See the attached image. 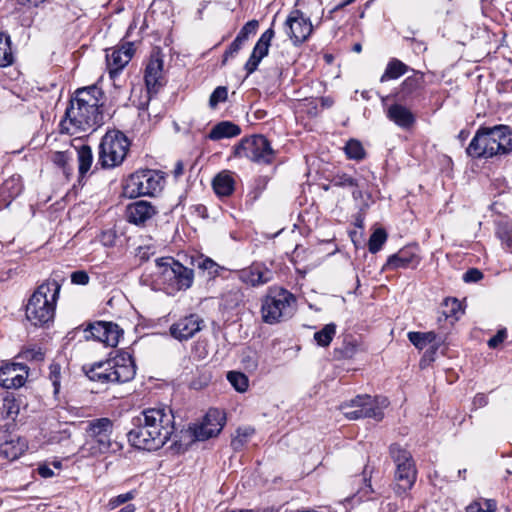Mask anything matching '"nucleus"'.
<instances>
[{
	"mask_svg": "<svg viewBox=\"0 0 512 512\" xmlns=\"http://www.w3.org/2000/svg\"><path fill=\"white\" fill-rule=\"evenodd\" d=\"M104 93L96 85L78 88L72 96L65 117L60 122L62 133L75 135L95 131L104 124Z\"/></svg>",
	"mask_w": 512,
	"mask_h": 512,
	"instance_id": "nucleus-1",
	"label": "nucleus"
},
{
	"mask_svg": "<svg viewBox=\"0 0 512 512\" xmlns=\"http://www.w3.org/2000/svg\"><path fill=\"white\" fill-rule=\"evenodd\" d=\"M133 428L127 437L132 446L153 451L164 446L175 431L172 409L158 406L144 409L132 419Z\"/></svg>",
	"mask_w": 512,
	"mask_h": 512,
	"instance_id": "nucleus-2",
	"label": "nucleus"
},
{
	"mask_svg": "<svg viewBox=\"0 0 512 512\" xmlns=\"http://www.w3.org/2000/svg\"><path fill=\"white\" fill-rule=\"evenodd\" d=\"M193 280V270L171 257L156 259L151 271L143 275V281L153 290L163 291L172 296L189 289Z\"/></svg>",
	"mask_w": 512,
	"mask_h": 512,
	"instance_id": "nucleus-3",
	"label": "nucleus"
},
{
	"mask_svg": "<svg viewBox=\"0 0 512 512\" xmlns=\"http://www.w3.org/2000/svg\"><path fill=\"white\" fill-rule=\"evenodd\" d=\"M512 152V127L495 125L481 126L471 139L466 153L472 158H492Z\"/></svg>",
	"mask_w": 512,
	"mask_h": 512,
	"instance_id": "nucleus-4",
	"label": "nucleus"
},
{
	"mask_svg": "<svg viewBox=\"0 0 512 512\" xmlns=\"http://www.w3.org/2000/svg\"><path fill=\"white\" fill-rule=\"evenodd\" d=\"M61 285L48 279L37 287L26 305V318L34 326H45L54 319Z\"/></svg>",
	"mask_w": 512,
	"mask_h": 512,
	"instance_id": "nucleus-5",
	"label": "nucleus"
},
{
	"mask_svg": "<svg viewBox=\"0 0 512 512\" xmlns=\"http://www.w3.org/2000/svg\"><path fill=\"white\" fill-rule=\"evenodd\" d=\"M83 371L91 381L102 384L125 383L136 374L134 361L128 353H120L105 361L85 365Z\"/></svg>",
	"mask_w": 512,
	"mask_h": 512,
	"instance_id": "nucleus-6",
	"label": "nucleus"
},
{
	"mask_svg": "<svg viewBox=\"0 0 512 512\" xmlns=\"http://www.w3.org/2000/svg\"><path fill=\"white\" fill-rule=\"evenodd\" d=\"M130 147V141L119 130L105 133L99 144L97 165L103 169L115 168L123 163Z\"/></svg>",
	"mask_w": 512,
	"mask_h": 512,
	"instance_id": "nucleus-7",
	"label": "nucleus"
},
{
	"mask_svg": "<svg viewBox=\"0 0 512 512\" xmlns=\"http://www.w3.org/2000/svg\"><path fill=\"white\" fill-rule=\"evenodd\" d=\"M295 303V296L288 290L279 287L270 288L262 300L261 316L263 322L276 324L290 317Z\"/></svg>",
	"mask_w": 512,
	"mask_h": 512,
	"instance_id": "nucleus-8",
	"label": "nucleus"
},
{
	"mask_svg": "<svg viewBox=\"0 0 512 512\" xmlns=\"http://www.w3.org/2000/svg\"><path fill=\"white\" fill-rule=\"evenodd\" d=\"M112 431L113 422L109 418L88 421L85 428L88 439L83 446V450H87L89 455L92 456L108 452L112 445Z\"/></svg>",
	"mask_w": 512,
	"mask_h": 512,
	"instance_id": "nucleus-9",
	"label": "nucleus"
},
{
	"mask_svg": "<svg viewBox=\"0 0 512 512\" xmlns=\"http://www.w3.org/2000/svg\"><path fill=\"white\" fill-rule=\"evenodd\" d=\"M388 405L386 398L376 399L369 395L357 396L349 403H343L340 410L349 420L373 418L377 421L383 418L382 408Z\"/></svg>",
	"mask_w": 512,
	"mask_h": 512,
	"instance_id": "nucleus-10",
	"label": "nucleus"
},
{
	"mask_svg": "<svg viewBox=\"0 0 512 512\" xmlns=\"http://www.w3.org/2000/svg\"><path fill=\"white\" fill-rule=\"evenodd\" d=\"M234 154L238 158H246L258 164H270L275 157V151L269 140L263 135H253L242 139L235 146Z\"/></svg>",
	"mask_w": 512,
	"mask_h": 512,
	"instance_id": "nucleus-11",
	"label": "nucleus"
},
{
	"mask_svg": "<svg viewBox=\"0 0 512 512\" xmlns=\"http://www.w3.org/2000/svg\"><path fill=\"white\" fill-rule=\"evenodd\" d=\"M162 177L155 170H141L131 174L125 182L124 194L129 198L153 195L161 189Z\"/></svg>",
	"mask_w": 512,
	"mask_h": 512,
	"instance_id": "nucleus-12",
	"label": "nucleus"
},
{
	"mask_svg": "<svg viewBox=\"0 0 512 512\" xmlns=\"http://www.w3.org/2000/svg\"><path fill=\"white\" fill-rule=\"evenodd\" d=\"M225 424V415L218 409H210L200 424L191 428L193 436L198 441H205L218 435Z\"/></svg>",
	"mask_w": 512,
	"mask_h": 512,
	"instance_id": "nucleus-13",
	"label": "nucleus"
},
{
	"mask_svg": "<svg viewBox=\"0 0 512 512\" xmlns=\"http://www.w3.org/2000/svg\"><path fill=\"white\" fill-rule=\"evenodd\" d=\"M286 34L294 44L304 42L312 33V24L309 18L304 17L300 10H293L289 14L286 22Z\"/></svg>",
	"mask_w": 512,
	"mask_h": 512,
	"instance_id": "nucleus-14",
	"label": "nucleus"
},
{
	"mask_svg": "<svg viewBox=\"0 0 512 512\" xmlns=\"http://www.w3.org/2000/svg\"><path fill=\"white\" fill-rule=\"evenodd\" d=\"M28 448L27 441L0 427V458L14 461Z\"/></svg>",
	"mask_w": 512,
	"mask_h": 512,
	"instance_id": "nucleus-15",
	"label": "nucleus"
},
{
	"mask_svg": "<svg viewBox=\"0 0 512 512\" xmlns=\"http://www.w3.org/2000/svg\"><path fill=\"white\" fill-rule=\"evenodd\" d=\"M204 327V320L198 314H190L180 318L170 326V334L178 341H187Z\"/></svg>",
	"mask_w": 512,
	"mask_h": 512,
	"instance_id": "nucleus-16",
	"label": "nucleus"
},
{
	"mask_svg": "<svg viewBox=\"0 0 512 512\" xmlns=\"http://www.w3.org/2000/svg\"><path fill=\"white\" fill-rule=\"evenodd\" d=\"M28 367L21 363H10L0 367V386L5 389L20 388L25 384Z\"/></svg>",
	"mask_w": 512,
	"mask_h": 512,
	"instance_id": "nucleus-17",
	"label": "nucleus"
},
{
	"mask_svg": "<svg viewBox=\"0 0 512 512\" xmlns=\"http://www.w3.org/2000/svg\"><path fill=\"white\" fill-rule=\"evenodd\" d=\"M275 35L273 28L264 31L256 42L252 53L244 65L247 76L255 72L264 57L268 55L271 41Z\"/></svg>",
	"mask_w": 512,
	"mask_h": 512,
	"instance_id": "nucleus-18",
	"label": "nucleus"
},
{
	"mask_svg": "<svg viewBox=\"0 0 512 512\" xmlns=\"http://www.w3.org/2000/svg\"><path fill=\"white\" fill-rule=\"evenodd\" d=\"M87 331L93 339L108 347H116L122 334L119 326L112 322H96L91 324Z\"/></svg>",
	"mask_w": 512,
	"mask_h": 512,
	"instance_id": "nucleus-19",
	"label": "nucleus"
},
{
	"mask_svg": "<svg viewBox=\"0 0 512 512\" xmlns=\"http://www.w3.org/2000/svg\"><path fill=\"white\" fill-rule=\"evenodd\" d=\"M238 278L252 287L264 285L273 279V272L263 263L255 262L238 271Z\"/></svg>",
	"mask_w": 512,
	"mask_h": 512,
	"instance_id": "nucleus-20",
	"label": "nucleus"
},
{
	"mask_svg": "<svg viewBox=\"0 0 512 512\" xmlns=\"http://www.w3.org/2000/svg\"><path fill=\"white\" fill-rule=\"evenodd\" d=\"M394 478L396 481L393 487L395 494L398 496L406 495L413 487L417 478L415 462L406 463V465H398Z\"/></svg>",
	"mask_w": 512,
	"mask_h": 512,
	"instance_id": "nucleus-21",
	"label": "nucleus"
},
{
	"mask_svg": "<svg viewBox=\"0 0 512 512\" xmlns=\"http://www.w3.org/2000/svg\"><path fill=\"white\" fill-rule=\"evenodd\" d=\"M144 80L149 95H155L164 85L163 61L158 57H152L145 69Z\"/></svg>",
	"mask_w": 512,
	"mask_h": 512,
	"instance_id": "nucleus-22",
	"label": "nucleus"
},
{
	"mask_svg": "<svg viewBox=\"0 0 512 512\" xmlns=\"http://www.w3.org/2000/svg\"><path fill=\"white\" fill-rule=\"evenodd\" d=\"M419 263L420 257L417 254V248L406 247L388 258L386 268L392 270L415 268Z\"/></svg>",
	"mask_w": 512,
	"mask_h": 512,
	"instance_id": "nucleus-23",
	"label": "nucleus"
},
{
	"mask_svg": "<svg viewBox=\"0 0 512 512\" xmlns=\"http://www.w3.org/2000/svg\"><path fill=\"white\" fill-rule=\"evenodd\" d=\"M157 213L156 208L147 201H136L126 208V216L130 223L141 225Z\"/></svg>",
	"mask_w": 512,
	"mask_h": 512,
	"instance_id": "nucleus-24",
	"label": "nucleus"
},
{
	"mask_svg": "<svg viewBox=\"0 0 512 512\" xmlns=\"http://www.w3.org/2000/svg\"><path fill=\"white\" fill-rule=\"evenodd\" d=\"M134 53L133 44L128 43L121 49L113 50L110 54H107V64L110 69V76L114 75L122 70L131 60Z\"/></svg>",
	"mask_w": 512,
	"mask_h": 512,
	"instance_id": "nucleus-25",
	"label": "nucleus"
},
{
	"mask_svg": "<svg viewBox=\"0 0 512 512\" xmlns=\"http://www.w3.org/2000/svg\"><path fill=\"white\" fill-rule=\"evenodd\" d=\"M386 116L403 129H409L415 123V116L412 111L401 104L391 105L387 109Z\"/></svg>",
	"mask_w": 512,
	"mask_h": 512,
	"instance_id": "nucleus-26",
	"label": "nucleus"
},
{
	"mask_svg": "<svg viewBox=\"0 0 512 512\" xmlns=\"http://www.w3.org/2000/svg\"><path fill=\"white\" fill-rule=\"evenodd\" d=\"M425 88L424 73L415 71L401 84L400 94L402 99L408 100L418 95Z\"/></svg>",
	"mask_w": 512,
	"mask_h": 512,
	"instance_id": "nucleus-27",
	"label": "nucleus"
},
{
	"mask_svg": "<svg viewBox=\"0 0 512 512\" xmlns=\"http://www.w3.org/2000/svg\"><path fill=\"white\" fill-rule=\"evenodd\" d=\"M23 184L19 175H13L6 179L0 188V196L6 206H9L11 201L22 193Z\"/></svg>",
	"mask_w": 512,
	"mask_h": 512,
	"instance_id": "nucleus-28",
	"label": "nucleus"
},
{
	"mask_svg": "<svg viewBox=\"0 0 512 512\" xmlns=\"http://www.w3.org/2000/svg\"><path fill=\"white\" fill-rule=\"evenodd\" d=\"M241 133V128L231 122V121H222L217 123L209 132L208 138L210 140L216 141L224 138H232L236 137Z\"/></svg>",
	"mask_w": 512,
	"mask_h": 512,
	"instance_id": "nucleus-29",
	"label": "nucleus"
},
{
	"mask_svg": "<svg viewBox=\"0 0 512 512\" xmlns=\"http://www.w3.org/2000/svg\"><path fill=\"white\" fill-rule=\"evenodd\" d=\"M234 179L229 172L219 173L212 182L215 193L220 197L230 196L234 191Z\"/></svg>",
	"mask_w": 512,
	"mask_h": 512,
	"instance_id": "nucleus-30",
	"label": "nucleus"
},
{
	"mask_svg": "<svg viewBox=\"0 0 512 512\" xmlns=\"http://www.w3.org/2000/svg\"><path fill=\"white\" fill-rule=\"evenodd\" d=\"M408 71V66L398 59H392L388 62L383 75L380 78L381 82L391 79H398Z\"/></svg>",
	"mask_w": 512,
	"mask_h": 512,
	"instance_id": "nucleus-31",
	"label": "nucleus"
},
{
	"mask_svg": "<svg viewBox=\"0 0 512 512\" xmlns=\"http://www.w3.org/2000/svg\"><path fill=\"white\" fill-rule=\"evenodd\" d=\"M14 61L11 38L7 33H0V67H7Z\"/></svg>",
	"mask_w": 512,
	"mask_h": 512,
	"instance_id": "nucleus-32",
	"label": "nucleus"
},
{
	"mask_svg": "<svg viewBox=\"0 0 512 512\" xmlns=\"http://www.w3.org/2000/svg\"><path fill=\"white\" fill-rule=\"evenodd\" d=\"M66 375V370L62 369L61 365L57 362H52L49 365L48 379L53 386V395L58 397L61 390V382Z\"/></svg>",
	"mask_w": 512,
	"mask_h": 512,
	"instance_id": "nucleus-33",
	"label": "nucleus"
},
{
	"mask_svg": "<svg viewBox=\"0 0 512 512\" xmlns=\"http://www.w3.org/2000/svg\"><path fill=\"white\" fill-rule=\"evenodd\" d=\"M77 158L79 163V174L84 176L91 168L93 162L92 149L88 145H82L77 149Z\"/></svg>",
	"mask_w": 512,
	"mask_h": 512,
	"instance_id": "nucleus-34",
	"label": "nucleus"
},
{
	"mask_svg": "<svg viewBox=\"0 0 512 512\" xmlns=\"http://www.w3.org/2000/svg\"><path fill=\"white\" fill-rule=\"evenodd\" d=\"M436 333L430 332H409V341L418 349H424L428 344L436 341Z\"/></svg>",
	"mask_w": 512,
	"mask_h": 512,
	"instance_id": "nucleus-35",
	"label": "nucleus"
},
{
	"mask_svg": "<svg viewBox=\"0 0 512 512\" xmlns=\"http://www.w3.org/2000/svg\"><path fill=\"white\" fill-rule=\"evenodd\" d=\"M390 455L395 463V466L406 465V463L414 462L411 453L399 444H392L390 446Z\"/></svg>",
	"mask_w": 512,
	"mask_h": 512,
	"instance_id": "nucleus-36",
	"label": "nucleus"
},
{
	"mask_svg": "<svg viewBox=\"0 0 512 512\" xmlns=\"http://www.w3.org/2000/svg\"><path fill=\"white\" fill-rule=\"evenodd\" d=\"M335 334L336 325L334 323H329L314 334V339L319 346L327 347L331 343Z\"/></svg>",
	"mask_w": 512,
	"mask_h": 512,
	"instance_id": "nucleus-37",
	"label": "nucleus"
},
{
	"mask_svg": "<svg viewBox=\"0 0 512 512\" xmlns=\"http://www.w3.org/2000/svg\"><path fill=\"white\" fill-rule=\"evenodd\" d=\"M227 380L237 392L243 393L248 389V377L242 372L229 371L227 373Z\"/></svg>",
	"mask_w": 512,
	"mask_h": 512,
	"instance_id": "nucleus-38",
	"label": "nucleus"
},
{
	"mask_svg": "<svg viewBox=\"0 0 512 512\" xmlns=\"http://www.w3.org/2000/svg\"><path fill=\"white\" fill-rule=\"evenodd\" d=\"M497 505L491 499H478L471 502L466 508L465 512H496Z\"/></svg>",
	"mask_w": 512,
	"mask_h": 512,
	"instance_id": "nucleus-39",
	"label": "nucleus"
},
{
	"mask_svg": "<svg viewBox=\"0 0 512 512\" xmlns=\"http://www.w3.org/2000/svg\"><path fill=\"white\" fill-rule=\"evenodd\" d=\"M254 429L251 427L238 428L236 435L231 440V446L235 451L241 450L248 439L254 434Z\"/></svg>",
	"mask_w": 512,
	"mask_h": 512,
	"instance_id": "nucleus-40",
	"label": "nucleus"
},
{
	"mask_svg": "<svg viewBox=\"0 0 512 512\" xmlns=\"http://www.w3.org/2000/svg\"><path fill=\"white\" fill-rule=\"evenodd\" d=\"M20 405L13 396H6L3 399L2 415L11 420H15L19 413Z\"/></svg>",
	"mask_w": 512,
	"mask_h": 512,
	"instance_id": "nucleus-41",
	"label": "nucleus"
},
{
	"mask_svg": "<svg viewBox=\"0 0 512 512\" xmlns=\"http://www.w3.org/2000/svg\"><path fill=\"white\" fill-rule=\"evenodd\" d=\"M344 150L349 159L359 161L365 157L364 148L358 140L350 139L346 143Z\"/></svg>",
	"mask_w": 512,
	"mask_h": 512,
	"instance_id": "nucleus-42",
	"label": "nucleus"
},
{
	"mask_svg": "<svg viewBox=\"0 0 512 512\" xmlns=\"http://www.w3.org/2000/svg\"><path fill=\"white\" fill-rule=\"evenodd\" d=\"M387 240V233L384 229H376L370 236L368 247L371 253H377Z\"/></svg>",
	"mask_w": 512,
	"mask_h": 512,
	"instance_id": "nucleus-43",
	"label": "nucleus"
},
{
	"mask_svg": "<svg viewBox=\"0 0 512 512\" xmlns=\"http://www.w3.org/2000/svg\"><path fill=\"white\" fill-rule=\"evenodd\" d=\"M18 357L27 361L41 362L45 358V353L41 347L34 345L23 348Z\"/></svg>",
	"mask_w": 512,
	"mask_h": 512,
	"instance_id": "nucleus-44",
	"label": "nucleus"
},
{
	"mask_svg": "<svg viewBox=\"0 0 512 512\" xmlns=\"http://www.w3.org/2000/svg\"><path fill=\"white\" fill-rule=\"evenodd\" d=\"M228 98V89L225 86H218L210 95L209 106L214 109L219 103L225 102Z\"/></svg>",
	"mask_w": 512,
	"mask_h": 512,
	"instance_id": "nucleus-45",
	"label": "nucleus"
},
{
	"mask_svg": "<svg viewBox=\"0 0 512 512\" xmlns=\"http://www.w3.org/2000/svg\"><path fill=\"white\" fill-rule=\"evenodd\" d=\"M222 298L228 305V307L233 308L238 306L242 302L243 293L239 288H236L224 293Z\"/></svg>",
	"mask_w": 512,
	"mask_h": 512,
	"instance_id": "nucleus-46",
	"label": "nucleus"
},
{
	"mask_svg": "<svg viewBox=\"0 0 512 512\" xmlns=\"http://www.w3.org/2000/svg\"><path fill=\"white\" fill-rule=\"evenodd\" d=\"M496 235L506 247L512 246V229L508 224H499Z\"/></svg>",
	"mask_w": 512,
	"mask_h": 512,
	"instance_id": "nucleus-47",
	"label": "nucleus"
},
{
	"mask_svg": "<svg viewBox=\"0 0 512 512\" xmlns=\"http://www.w3.org/2000/svg\"><path fill=\"white\" fill-rule=\"evenodd\" d=\"M259 27V22L255 19L248 21L239 31L237 37L246 42L251 35H255Z\"/></svg>",
	"mask_w": 512,
	"mask_h": 512,
	"instance_id": "nucleus-48",
	"label": "nucleus"
},
{
	"mask_svg": "<svg viewBox=\"0 0 512 512\" xmlns=\"http://www.w3.org/2000/svg\"><path fill=\"white\" fill-rule=\"evenodd\" d=\"M244 43L245 42L241 38L236 36V38L224 52L222 65H225L229 58H233L241 50Z\"/></svg>",
	"mask_w": 512,
	"mask_h": 512,
	"instance_id": "nucleus-49",
	"label": "nucleus"
},
{
	"mask_svg": "<svg viewBox=\"0 0 512 512\" xmlns=\"http://www.w3.org/2000/svg\"><path fill=\"white\" fill-rule=\"evenodd\" d=\"M331 183L336 187H355L357 186L356 180L348 174L342 173L335 175Z\"/></svg>",
	"mask_w": 512,
	"mask_h": 512,
	"instance_id": "nucleus-50",
	"label": "nucleus"
},
{
	"mask_svg": "<svg viewBox=\"0 0 512 512\" xmlns=\"http://www.w3.org/2000/svg\"><path fill=\"white\" fill-rule=\"evenodd\" d=\"M444 306L449 308V310L444 311V314L449 316H456L458 311L461 309V303L456 298H447L444 301Z\"/></svg>",
	"mask_w": 512,
	"mask_h": 512,
	"instance_id": "nucleus-51",
	"label": "nucleus"
},
{
	"mask_svg": "<svg viewBox=\"0 0 512 512\" xmlns=\"http://www.w3.org/2000/svg\"><path fill=\"white\" fill-rule=\"evenodd\" d=\"M71 159V153L68 151H57L52 156V161L59 167L65 168Z\"/></svg>",
	"mask_w": 512,
	"mask_h": 512,
	"instance_id": "nucleus-52",
	"label": "nucleus"
},
{
	"mask_svg": "<svg viewBox=\"0 0 512 512\" xmlns=\"http://www.w3.org/2000/svg\"><path fill=\"white\" fill-rule=\"evenodd\" d=\"M483 278V273L477 268H470L463 274V280L466 283L478 282Z\"/></svg>",
	"mask_w": 512,
	"mask_h": 512,
	"instance_id": "nucleus-53",
	"label": "nucleus"
},
{
	"mask_svg": "<svg viewBox=\"0 0 512 512\" xmlns=\"http://www.w3.org/2000/svg\"><path fill=\"white\" fill-rule=\"evenodd\" d=\"M89 279V275L84 270H78L71 274V282L76 285H87Z\"/></svg>",
	"mask_w": 512,
	"mask_h": 512,
	"instance_id": "nucleus-54",
	"label": "nucleus"
},
{
	"mask_svg": "<svg viewBox=\"0 0 512 512\" xmlns=\"http://www.w3.org/2000/svg\"><path fill=\"white\" fill-rule=\"evenodd\" d=\"M116 233L113 230L104 231L100 236L101 243L106 247H112L116 242Z\"/></svg>",
	"mask_w": 512,
	"mask_h": 512,
	"instance_id": "nucleus-55",
	"label": "nucleus"
},
{
	"mask_svg": "<svg viewBox=\"0 0 512 512\" xmlns=\"http://www.w3.org/2000/svg\"><path fill=\"white\" fill-rule=\"evenodd\" d=\"M506 330L502 329L497 332L492 338L488 340V346L490 348H497L506 338Z\"/></svg>",
	"mask_w": 512,
	"mask_h": 512,
	"instance_id": "nucleus-56",
	"label": "nucleus"
},
{
	"mask_svg": "<svg viewBox=\"0 0 512 512\" xmlns=\"http://www.w3.org/2000/svg\"><path fill=\"white\" fill-rule=\"evenodd\" d=\"M133 498L132 492H127L124 494H120L117 497L110 500L109 504L112 508H116L117 506L126 503L127 501Z\"/></svg>",
	"mask_w": 512,
	"mask_h": 512,
	"instance_id": "nucleus-57",
	"label": "nucleus"
},
{
	"mask_svg": "<svg viewBox=\"0 0 512 512\" xmlns=\"http://www.w3.org/2000/svg\"><path fill=\"white\" fill-rule=\"evenodd\" d=\"M437 349H438V345L435 342L432 343L431 347L425 351L423 358L421 360V365L423 363H430V362L434 361V355H435Z\"/></svg>",
	"mask_w": 512,
	"mask_h": 512,
	"instance_id": "nucleus-58",
	"label": "nucleus"
},
{
	"mask_svg": "<svg viewBox=\"0 0 512 512\" xmlns=\"http://www.w3.org/2000/svg\"><path fill=\"white\" fill-rule=\"evenodd\" d=\"M37 471H38L39 475L43 478H50V477L54 476V472L48 464L39 465V467L37 468Z\"/></svg>",
	"mask_w": 512,
	"mask_h": 512,
	"instance_id": "nucleus-59",
	"label": "nucleus"
},
{
	"mask_svg": "<svg viewBox=\"0 0 512 512\" xmlns=\"http://www.w3.org/2000/svg\"><path fill=\"white\" fill-rule=\"evenodd\" d=\"M215 265H216V263H215L212 259H210V258L202 259V260L198 263V267H199V268H201V269H204V270L211 269V268H213Z\"/></svg>",
	"mask_w": 512,
	"mask_h": 512,
	"instance_id": "nucleus-60",
	"label": "nucleus"
},
{
	"mask_svg": "<svg viewBox=\"0 0 512 512\" xmlns=\"http://www.w3.org/2000/svg\"><path fill=\"white\" fill-rule=\"evenodd\" d=\"M488 399L487 396L484 394H477L474 398V404L478 405L479 407H484L487 405Z\"/></svg>",
	"mask_w": 512,
	"mask_h": 512,
	"instance_id": "nucleus-61",
	"label": "nucleus"
},
{
	"mask_svg": "<svg viewBox=\"0 0 512 512\" xmlns=\"http://www.w3.org/2000/svg\"><path fill=\"white\" fill-rule=\"evenodd\" d=\"M184 172V165L181 161H177L173 170L174 177H180Z\"/></svg>",
	"mask_w": 512,
	"mask_h": 512,
	"instance_id": "nucleus-62",
	"label": "nucleus"
},
{
	"mask_svg": "<svg viewBox=\"0 0 512 512\" xmlns=\"http://www.w3.org/2000/svg\"><path fill=\"white\" fill-rule=\"evenodd\" d=\"M19 4L21 5H31V6H39L40 4L44 3L46 0H17Z\"/></svg>",
	"mask_w": 512,
	"mask_h": 512,
	"instance_id": "nucleus-63",
	"label": "nucleus"
},
{
	"mask_svg": "<svg viewBox=\"0 0 512 512\" xmlns=\"http://www.w3.org/2000/svg\"><path fill=\"white\" fill-rule=\"evenodd\" d=\"M118 512H135V506L133 504H127L121 508Z\"/></svg>",
	"mask_w": 512,
	"mask_h": 512,
	"instance_id": "nucleus-64",
	"label": "nucleus"
}]
</instances>
